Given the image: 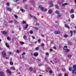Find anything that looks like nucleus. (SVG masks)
Listing matches in <instances>:
<instances>
[{"label":"nucleus","mask_w":76,"mask_h":76,"mask_svg":"<svg viewBox=\"0 0 76 76\" xmlns=\"http://www.w3.org/2000/svg\"><path fill=\"white\" fill-rule=\"evenodd\" d=\"M53 48L54 50H56V47H55V46L53 47Z\"/></svg>","instance_id":"864d4df0"},{"label":"nucleus","mask_w":76,"mask_h":76,"mask_svg":"<svg viewBox=\"0 0 76 76\" xmlns=\"http://www.w3.org/2000/svg\"><path fill=\"white\" fill-rule=\"evenodd\" d=\"M28 24H26L25 26L23 27V29H24V30H26V29H27V28H28Z\"/></svg>","instance_id":"20e7f679"},{"label":"nucleus","mask_w":76,"mask_h":76,"mask_svg":"<svg viewBox=\"0 0 76 76\" xmlns=\"http://www.w3.org/2000/svg\"><path fill=\"white\" fill-rule=\"evenodd\" d=\"M30 2L32 3H34V1L33 0H30Z\"/></svg>","instance_id":"58836bf2"},{"label":"nucleus","mask_w":76,"mask_h":76,"mask_svg":"<svg viewBox=\"0 0 76 76\" xmlns=\"http://www.w3.org/2000/svg\"><path fill=\"white\" fill-rule=\"evenodd\" d=\"M30 17H32V18H34V19H36V20H37V19L34 16H32V15H31V14H30Z\"/></svg>","instance_id":"2eb2a0df"},{"label":"nucleus","mask_w":76,"mask_h":76,"mask_svg":"<svg viewBox=\"0 0 76 76\" xmlns=\"http://www.w3.org/2000/svg\"><path fill=\"white\" fill-rule=\"evenodd\" d=\"M60 17H61V14H59V15H58L57 18H60Z\"/></svg>","instance_id":"b1692460"},{"label":"nucleus","mask_w":76,"mask_h":76,"mask_svg":"<svg viewBox=\"0 0 76 76\" xmlns=\"http://www.w3.org/2000/svg\"><path fill=\"white\" fill-rule=\"evenodd\" d=\"M7 38L8 40H9V41H10V37H7Z\"/></svg>","instance_id":"ea45409f"},{"label":"nucleus","mask_w":76,"mask_h":76,"mask_svg":"<svg viewBox=\"0 0 76 76\" xmlns=\"http://www.w3.org/2000/svg\"><path fill=\"white\" fill-rule=\"evenodd\" d=\"M68 4V3H65L62 4V6L63 7H65V6H67Z\"/></svg>","instance_id":"39448f33"},{"label":"nucleus","mask_w":76,"mask_h":76,"mask_svg":"<svg viewBox=\"0 0 76 76\" xmlns=\"http://www.w3.org/2000/svg\"><path fill=\"white\" fill-rule=\"evenodd\" d=\"M14 22L15 24H17V23H18V22L16 20H14Z\"/></svg>","instance_id":"c85d7f7f"},{"label":"nucleus","mask_w":76,"mask_h":76,"mask_svg":"<svg viewBox=\"0 0 76 76\" xmlns=\"http://www.w3.org/2000/svg\"><path fill=\"white\" fill-rule=\"evenodd\" d=\"M38 56V52H35L34 53V56L37 57Z\"/></svg>","instance_id":"0eeeda50"},{"label":"nucleus","mask_w":76,"mask_h":76,"mask_svg":"<svg viewBox=\"0 0 76 76\" xmlns=\"http://www.w3.org/2000/svg\"><path fill=\"white\" fill-rule=\"evenodd\" d=\"M46 54V55H47V56H48V55H49V53H47Z\"/></svg>","instance_id":"0e129e2a"},{"label":"nucleus","mask_w":76,"mask_h":76,"mask_svg":"<svg viewBox=\"0 0 76 76\" xmlns=\"http://www.w3.org/2000/svg\"><path fill=\"white\" fill-rule=\"evenodd\" d=\"M23 24H25V23H26V21H23Z\"/></svg>","instance_id":"79ce46f5"},{"label":"nucleus","mask_w":76,"mask_h":76,"mask_svg":"<svg viewBox=\"0 0 76 76\" xmlns=\"http://www.w3.org/2000/svg\"><path fill=\"white\" fill-rule=\"evenodd\" d=\"M49 3L50 4V5L51 7H52V6H53V2H52V1H49Z\"/></svg>","instance_id":"6e6552de"},{"label":"nucleus","mask_w":76,"mask_h":76,"mask_svg":"<svg viewBox=\"0 0 76 76\" xmlns=\"http://www.w3.org/2000/svg\"><path fill=\"white\" fill-rule=\"evenodd\" d=\"M16 53H20V51L19 50H18L16 51Z\"/></svg>","instance_id":"c9c22d12"},{"label":"nucleus","mask_w":76,"mask_h":76,"mask_svg":"<svg viewBox=\"0 0 76 76\" xmlns=\"http://www.w3.org/2000/svg\"><path fill=\"white\" fill-rule=\"evenodd\" d=\"M36 25H37V26H39V23H36Z\"/></svg>","instance_id":"5fc2aeb1"},{"label":"nucleus","mask_w":76,"mask_h":76,"mask_svg":"<svg viewBox=\"0 0 76 76\" xmlns=\"http://www.w3.org/2000/svg\"><path fill=\"white\" fill-rule=\"evenodd\" d=\"M10 64L11 66H12L13 64V63L11 61L10 62Z\"/></svg>","instance_id":"4c0bfd02"},{"label":"nucleus","mask_w":76,"mask_h":76,"mask_svg":"<svg viewBox=\"0 0 76 76\" xmlns=\"http://www.w3.org/2000/svg\"><path fill=\"white\" fill-rule=\"evenodd\" d=\"M7 10L10 11V12H11L12 11V9L11 8H10L9 7H7Z\"/></svg>","instance_id":"4468645a"},{"label":"nucleus","mask_w":76,"mask_h":76,"mask_svg":"<svg viewBox=\"0 0 76 76\" xmlns=\"http://www.w3.org/2000/svg\"><path fill=\"white\" fill-rule=\"evenodd\" d=\"M44 10L43 12H47V9H45Z\"/></svg>","instance_id":"49530a36"},{"label":"nucleus","mask_w":76,"mask_h":76,"mask_svg":"<svg viewBox=\"0 0 76 76\" xmlns=\"http://www.w3.org/2000/svg\"><path fill=\"white\" fill-rule=\"evenodd\" d=\"M70 12L73 13L74 12V10L73 9H72L70 10Z\"/></svg>","instance_id":"412c9836"},{"label":"nucleus","mask_w":76,"mask_h":76,"mask_svg":"<svg viewBox=\"0 0 76 76\" xmlns=\"http://www.w3.org/2000/svg\"><path fill=\"white\" fill-rule=\"evenodd\" d=\"M29 33L31 34H33V31L32 30L30 31Z\"/></svg>","instance_id":"cd10ccee"},{"label":"nucleus","mask_w":76,"mask_h":76,"mask_svg":"<svg viewBox=\"0 0 76 76\" xmlns=\"http://www.w3.org/2000/svg\"><path fill=\"white\" fill-rule=\"evenodd\" d=\"M23 3H25V2H26V1L27 0H23Z\"/></svg>","instance_id":"3c124183"},{"label":"nucleus","mask_w":76,"mask_h":76,"mask_svg":"<svg viewBox=\"0 0 76 76\" xmlns=\"http://www.w3.org/2000/svg\"><path fill=\"white\" fill-rule=\"evenodd\" d=\"M65 26L66 28H67L68 29H69V27L68 26V25H67V24H65Z\"/></svg>","instance_id":"7c9ffc66"},{"label":"nucleus","mask_w":76,"mask_h":76,"mask_svg":"<svg viewBox=\"0 0 76 76\" xmlns=\"http://www.w3.org/2000/svg\"><path fill=\"white\" fill-rule=\"evenodd\" d=\"M71 57H72V55H68V57L69 58H71Z\"/></svg>","instance_id":"a19ab883"},{"label":"nucleus","mask_w":76,"mask_h":76,"mask_svg":"<svg viewBox=\"0 0 76 76\" xmlns=\"http://www.w3.org/2000/svg\"><path fill=\"white\" fill-rule=\"evenodd\" d=\"M56 14H57V15H58V14H60V12H59V10H57L56 12Z\"/></svg>","instance_id":"f3484780"},{"label":"nucleus","mask_w":76,"mask_h":76,"mask_svg":"<svg viewBox=\"0 0 76 76\" xmlns=\"http://www.w3.org/2000/svg\"><path fill=\"white\" fill-rule=\"evenodd\" d=\"M64 0H62V2H60V1H58V4H61V3H63L64 2Z\"/></svg>","instance_id":"f8f14e48"},{"label":"nucleus","mask_w":76,"mask_h":76,"mask_svg":"<svg viewBox=\"0 0 76 76\" xmlns=\"http://www.w3.org/2000/svg\"><path fill=\"white\" fill-rule=\"evenodd\" d=\"M29 70L30 71H32V68L31 67H30V68Z\"/></svg>","instance_id":"c03bdc74"},{"label":"nucleus","mask_w":76,"mask_h":76,"mask_svg":"<svg viewBox=\"0 0 76 76\" xmlns=\"http://www.w3.org/2000/svg\"><path fill=\"white\" fill-rule=\"evenodd\" d=\"M25 54L26 53L25 52H23V53L22 54V56H23V55H25Z\"/></svg>","instance_id":"37998d69"},{"label":"nucleus","mask_w":76,"mask_h":76,"mask_svg":"<svg viewBox=\"0 0 76 76\" xmlns=\"http://www.w3.org/2000/svg\"><path fill=\"white\" fill-rule=\"evenodd\" d=\"M67 46H65L63 48V50H65V51L66 50H67Z\"/></svg>","instance_id":"ddd939ff"},{"label":"nucleus","mask_w":76,"mask_h":76,"mask_svg":"<svg viewBox=\"0 0 76 76\" xmlns=\"http://www.w3.org/2000/svg\"><path fill=\"white\" fill-rule=\"evenodd\" d=\"M41 36H42V37H44L45 36H44V35L42 34Z\"/></svg>","instance_id":"13d9d810"},{"label":"nucleus","mask_w":76,"mask_h":76,"mask_svg":"<svg viewBox=\"0 0 76 76\" xmlns=\"http://www.w3.org/2000/svg\"><path fill=\"white\" fill-rule=\"evenodd\" d=\"M58 76H62L61 74H59Z\"/></svg>","instance_id":"774afa93"},{"label":"nucleus","mask_w":76,"mask_h":76,"mask_svg":"<svg viewBox=\"0 0 76 76\" xmlns=\"http://www.w3.org/2000/svg\"><path fill=\"white\" fill-rule=\"evenodd\" d=\"M27 7H28V5L26 4L25 5V7H24V8L25 9H27Z\"/></svg>","instance_id":"72a5a7b5"},{"label":"nucleus","mask_w":76,"mask_h":76,"mask_svg":"<svg viewBox=\"0 0 76 76\" xmlns=\"http://www.w3.org/2000/svg\"><path fill=\"white\" fill-rule=\"evenodd\" d=\"M29 10H32V7H30L29 8Z\"/></svg>","instance_id":"052dcab7"},{"label":"nucleus","mask_w":76,"mask_h":76,"mask_svg":"<svg viewBox=\"0 0 76 76\" xmlns=\"http://www.w3.org/2000/svg\"><path fill=\"white\" fill-rule=\"evenodd\" d=\"M2 54L3 55V57H4L6 56V53L4 51H3Z\"/></svg>","instance_id":"7ed1b4c3"},{"label":"nucleus","mask_w":76,"mask_h":76,"mask_svg":"<svg viewBox=\"0 0 76 76\" xmlns=\"http://www.w3.org/2000/svg\"><path fill=\"white\" fill-rule=\"evenodd\" d=\"M2 34H4V35H7V33L6 31H4L2 32Z\"/></svg>","instance_id":"1a4fd4ad"},{"label":"nucleus","mask_w":76,"mask_h":76,"mask_svg":"<svg viewBox=\"0 0 76 76\" xmlns=\"http://www.w3.org/2000/svg\"><path fill=\"white\" fill-rule=\"evenodd\" d=\"M6 72L8 73H9L10 74H11V72L9 69H7L6 70Z\"/></svg>","instance_id":"9d476101"},{"label":"nucleus","mask_w":76,"mask_h":76,"mask_svg":"<svg viewBox=\"0 0 76 76\" xmlns=\"http://www.w3.org/2000/svg\"><path fill=\"white\" fill-rule=\"evenodd\" d=\"M75 73V75H76V65H74L73 66V69L72 71V73L74 74V73Z\"/></svg>","instance_id":"f257e3e1"},{"label":"nucleus","mask_w":76,"mask_h":76,"mask_svg":"<svg viewBox=\"0 0 76 76\" xmlns=\"http://www.w3.org/2000/svg\"><path fill=\"white\" fill-rule=\"evenodd\" d=\"M8 53H9V54H10V55L12 54V53L11 52H9Z\"/></svg>","instance_id":"a18cd8bd"},{"label":"nucleus","mask_w":76,"mask_h":76,"mask_svg":"<svg viewBox=\"0 0 76 76\" xmlns=\"http://www.w3.org/2000/svg\"><path fill=\"white\" fill-rule=\"evenodd\" d=\"M34 29L35 31H37V30H38V28L37 27H35Z\"/></svg>","instance_id":"e433bc0d"},{"label":"nucleus","mask_w":76,"mask_h":76,"mask_svg":"<svg viewBox=\"0 0 76 76\" xmlns=\"http://www.w3.org/2000/svg\"><path fill=\"white\" fill-rule=\"evenodd\" d=\"M39 8H40V10L42 11V12H44V7H42V5H39Z\"/></svg>","instance_id":"f03ea898"},{"label":"nucleus","mask_w":76,"mask_h":76,"mask_svg":"<svg viewBox=\"0 0 76 76\" xmlns=\"http://www.w3.org/2000/svg\"><path fill=\"white\" fill-rule=\"evenodd\" d=\"M13 21L12 20H11L9 21V23H12Z\"/></svg>","instance_id":"09e8293b"},{"label":"nucleus","mask_w":76,"mask_h":76,"mask_svg":"<svg viewBox=\"0 0 76 76\" xmlns=\"http://www.w3.org/2000/svg\"><path fill=\"white\" fill-rule=\"evenodd\" d=\"M51 44H53V41H51Z\"/></svg>","instance_id":"680f3d73"},{"label":"nucleus","mask_w":76,"mask_h":76,"mask_svg":"<svg viewBox=\"0 0 76 76\" xmlns=\"http://www.w3.org/2000/svg\"><path fill=\"white\" fill-rule=\"evenodd\" d=\"M49 72L50 73H51L53 72H52V71L50 70Z\"/></svg>","instance_id":"4d7b16f0"},{"label":"nucleus","mask_w":76,"mask_h":76,"mask_svg":"<svg viewBox=\"0 0 76 76\" xmlns=\"http://www.w3.org/2000/svg\"><path fill=\"white\" fill-rule=\"evenodd\" d=\"M71 18H72V19H73V18H74V17H75V15H74V14H72L71 15Z\"/></svg>","instance_id":"aec40b11"},{"label":"nucleus","mask_w":76,"mask_h":76,"mask_svg":"<svg viewBox=\"0 0 76 76\" xmlns=\"http://www.w3.org/2000/svg\"><path fill=\"white\" fill-rule=\"evenodd\" d=\"M5 58H6V59L8 60V59H9V57H6Z\"/></svg>","instance_id":"bf43d9fd"},{"label":"nucleus","mask_w":76,"mask_h":76,"mask_svg":"<svg viewBox=\"0 0 76 76\" xmlns=\"http://www.w3.org/2000/svg\"><path fill=\"white\" fill-rule=\"evenodd\" d=\"M10 69H12L13 70H15V68L13 66H12V67H10Z\"/></svg>","instance_id":"a211bd4d"},{"label":"nucleus","mask_w":76,"mask_h":76,"mask_svg":"<svg viewBox=\"0 0 76 76\" xmlns=\"http://www.w3.org/2000/svg\"><path fill=\"white\" fill-rule=\"evenodd\" d=\"M54 33L55 34H58L60 33V31H55Z\"/></svg>","instance_id":"9b49d317"},{"label":"nucleus","mask_w":76,"mask_h":76,"mask_svg":"<svg viewBox=\"0 0 76 76\" xmlns=\"http://www.w3.org/2000/svg\"><path fill=\"white\" fill-rule=\"evenodd\" d=\"M53 12V10H48V13H52Z\"/></svg>","instance_id":"dca6fc26"},{"label":"nucleus","mask_w":76,"mask_h":76,"mask_svg":"<svg viewBox=\"0 0 76 76\" xmlns=\"http://www.w3.org/2000/svg\"><path fill=\"white\" fill-rule=\"evenodd\" d=\"M56 8L57 9H58V6L57 4H56L55 5Z\"/></svg>","instance_id":"4be33fe9"},{"label":"nucleus","mask_w":76,"mask_h":76,"mask_svg":"<svg viewBox=\"0 0 76 76\" xmlns=\"http://www.w3.org/2000/svg\"><path fill=\"white\" fill-rule=\"evenodd\" d=\"M32 38H33V39H35V37H34V36H32Z\"/></svg>","instance_id":"6e6d98bb"},{"label":"nucleus","mask_w":76,"mask_h":76,"mask_svg":"<svg viewBox=\"0 0 76 76\" xmlns=\"http://www.w3.org/2000/svg\"><path fill=\"white\" fill-rule=\"evenodd\" d=\"M20 10L22 12H25V10H23V9L22 8Z\"/></svg>","instance_id":"a878e982"},{"label":"nucleus","mask_w":76,"mask_h":76,"mask_svg":"<svg viewBox=\"0 0 76 76\" xmlns=\"http://www.w3.org/2000/svg\"><path fill=\"white\" fill-rule=\"evenodd\" d=\"M36 50H38V49H39V48L37 47L36 48Z\"/></svg>","instance_id":"8fccbe9b"},{"label":"nucleus","mask_w":76,"mask_h":76,"mask_svg":"<svg viewBox=\"0 0 76 76\" xmlns=\"http://www.w3.org/2000/svg\"><path fill=\"white\" fill-rule=\"evenodd\" d=\"M6 46L8 48H9V45L8 44V43H6Z\"/></svg>","instance_id":"c756f323"},{"label":"nucleus","mask_w":76,"mask_h":76,"mask_svg":"<svg viewBox=\"0 0 76 76\" xmlns=\"http://www.w3.org/2000/svg\"><path fill=\"white\" fill-rule=\"evenodd\" d=\"M38 41L39 42H41V40H40V39H39L38 40Z\"/></svg>","instance_id":"603ef678"},{"label":"nucleus","mask_w":76,"mask_h":76,"mask_svg":"<svg viewBox=\"0 0 76 76\" xmlns=\"http://www.w3.org/2000/svg\"><path fill=\"white\" fill-rule=\"evenodd\" d=\"M67 37H68V35H67L64 34V37L65 38H66Z\"/></svg>","instance_id":"f704fd0d"},{"label":"nucleus","mask_w":76,"mask_h":76,"mask_svg":"<svg viewBox=\"0 0 76 76\" xmlns=\"http://www.w3.org/2000/svg\"><path fill=\"white\" fill-rule=\"evenodd\" d=\"M7 6H9V3H7Z\"/></svg>","instance_id":"69168bd1"},{"label":"nucleus","mask_w":76,"mask_h":76,"mask_svg":"<svg viewBox=\"0 0 76 76\" xmlns=\"http://www.w3.org/2000/svg\"><path fill=\"white\" fill-rule=\"evenodd\" d=\"M72 68L71 67H69V71H70V72H71V71H72Z\"/></svg>","instance_id":"2f4dec72"},{"label":"nucleus","mask_w":76,"mask_h":76,"mask_svg":"<svg viewBox=\"0 0 76 76\" xmlns=\"http://www.w3.org/2000/svg\"><path fill=\"white\" fill-rule=\"evenodd\" d=\"M69 51L70 50L68 49H66V50H65V51L66 52V53H68V52H69Z\"/></svg>","instance_id":"bb28decb"},{"label":"nucleus","mask_w":76,"mask_h":76,"mask_svg":"<svg viewBox=\"0 0 76 76\" xmlns=\"http://www.w3.org/2000/svg\"><path fill=\"white\" fill-rule=\"evenodd\" d=\"M42 46H44V44H42Z\"/></svg>","instance_id":"e2e57ef3"},{"label":"nucleus","mask_w":76,"mask_h":76,"mask_svg":"<svg viewBox=\"0 0 76 76\" xmlns=\"http://www.w3.org/2000/svg\"><path fill=\"white\" fill-rule=\"evenodd\" d=\"M14 16L16 19H18V16L17 15H15Z\"/></svg>","instance_id":"393cba45"},{"label":"nucleus","mask_w":76,"mask_h":76,"mask_svg":"<svg viewBox=\"0 0 76 76\" xmlns=\"http://www.w3.org/2000/svg\"><path fill=\"white\" fill-rule=\"evenodd\" d=\"M73 32H74V33H76V31L75 30H74Z\"/></svg>","instance_id":"338daca9"},{"label":"nucleus","mask_w":76,"mask_h":76,"mask_svg":"<svg viewBox=\"0 0 76 76\" xmlns=\"http://www.w3.org/2000/svg\"><path fill=\"white\" fill-rule=\"evenodd\" d=\"M65 76H68V74H65L64 75Z\"/></svg>","instance_id":"de8ad7c7"},{"label":"nucleus","mask_w":76,"mask_h":76,"mask_svg":"<svg viewBox=\"0 0 76 76\" xmlns=\"http://www.w3.org/2000/svg\"><path fill=\"white\" fill-rule=\"evenodd\" d=\"M70 33L71 34V37H72V35H73V31H70Z\"/></svg>","instance_id":"6ab92c4d"},{"label":"nucleus","mask_w":76,"mask_h":76,"mask_svg":"<svg viewBox=\"0 0 76 76\" xmlns=\"http://www.w3.org/2000/svg\"><path fill=\"white\" fill-rule=\"evenodd\" d=\"M23 38L24 39H26V35L24 36Z\"/></svg>","instance_id":"473e14b6"},{"label":"nucleus","mask_w":76,"mask_h":76,"mask_svg":"<svg viewBox=\"0 0 76 76\" xmlns=\"http://www.w3.org/2000/svg\"><path fill=\"white\" fill-rule=\"evenodd\" d=\"M0 76H4L3 72H0Z\"/></svg>","instance_id":"423d86ee"},{"label":"nucleus","mask_w":76,"mask_h":76,"mask_svg":"<svg viewBox=\"0 0 76 76\" xmlns=\"http://www.w3.org/2000/svg\"><path fill=\"white\" fill-rule=\"evenodd\" d=\"M20 43L21 45H23V44H24V42H20Z\"/></svg>","instance_id":"5701e85b"}]
</instances>
